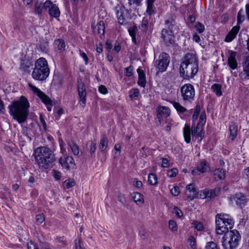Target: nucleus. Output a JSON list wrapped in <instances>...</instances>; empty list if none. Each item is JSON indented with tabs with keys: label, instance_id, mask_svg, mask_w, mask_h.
<instances>
[{
	"label": "nucleus",
	"instance_id": "1",
	"mask_svg": "<svg viewBox=\"0 0 249 249\" xmlns=\"http://www.w3.org/2000/svg\"><path fill=\"white\" fill-rule=\"evenodd\" d=\"M30 104L27 99L21 96L18 100L9 105V114L19 124L25 122L29 115Z\"/></svg>",
	"mask_w": 249,
	"mask_h": 249
},
{
	"label": "nucleus",
	"instance_id": "2",
	"mask_svg": "<svg viewBox=\"0 0 249 249\" xmlns=\"http://www.w3.org/2000/svg\"><path fill=\"white\" fill-rule=\"evenodd\" d=\"M219 239H221L223 249H236L241 239L237 230L229 231L227 227H219Z\"/></svg>",
	"mask_w": 249,
	"mask_h": 249
},
{
	"label": "nucleus",
	"instance_id": "3",
	"mask_svg": "<svg viewBox=\"0 0 249 249\" xmlns=\"http://www.w3.org/2000/svg\"><path fill=\"white\" fill-rule=\"evenodd\" d=\"M34 156L39 167L45 169L49 168L55 160L53 151L44 146L37 148L35 150Z\"/></svg>",
	"mask_w": 249,
	"mask_h": 249
},
{
	"label": "nucleus",
	"instance_id": "4",
	"mask_svg": "<svg viewBox=\"0 0 249 249\" xmlns=\"http://www.w3.org/2000/svg\"><path fill=\"white\" fill-rule=\"evenodd\" d=\"M35 67L32 73L33 78H47L50 71L48 63L44 58L40 57L35 64Z\"/></svg>",
	"mask_w": 249,
	"mask_h": 249
},
{
	"label": "nucleus",
	"instance_id": "5",
	"mask_svg": "<svg viewBox=\"0 0 249 249\" xmlns=\"http://www.w3.org/2000/svg\"><path fill=\"white\" fill-rule=\"evenodd\" d=\"M181 97L185 103H191L194 100L195 91L194 87L187 84L183 85L181 89Z\"/></svg>",
	"mask_w": 249,
	"mask_h": 249
},
{
	"label": "nucleus",
	"instance_id": "6",
	"mask_svg": "<svg viewBox=\"0 0 249 249\" xmlns=\"http://www.w3.org/2000/svg\"><path fill=\"white\" fill-rule=\"evenodd\" d=\"M170 62V57L166 53H162L159 57V59L157 60L156 68L157 69L156 73L162 72L164 71Z\"/></svg>",
	"mask_w": 249,
	"mask_h": 249
},
{
	"label": "nucleus",
	"instance_id": "7",
	"mask_svg": "<svg viewBox=\"0 0 249 249\" xmlns=\"http://www.w3.org/2000/svg\"><path fill=\"white\" fill-rule=\"evenodd\" d=\"M182 63L189 65L190 69L193 68V71L196 72L198 68V60L196 52L192 51L187 53L184 57V60Z\"/></svg>",
	"mask_w": 249,
	"mask_h": 249
},
{
	"label": "nucleus",
	"instance_id": "8",
	"mask_svg": "<svg viewBox=\"0 0 249 249\" xmlns=\"http://www.w3.org/2000/svg\"><path fill=\"white\" fill-rule=\"evenodd\" d=\"M29 85L32 90L36 94L37 96L41 100L47 107V109L50 111L52 110V101L49 97L48 96L46 95L44 93L42 92L39 89L32 85L31 84H29Z\"/></svg>",
	"mask_w": 249,
	"mask_h": 249
},
{
	"label": "nucleus",
	"instance_id": "9",
	"mask_svg": "<svg viewBox=\"0 0 249 249\" xmlns=\"http://www.w3.org/2000/svg\"><path fill=\"white\" fill-rule=\"evenodd\" d=\"M44 9L47 11L49 15L53 18H57L60 16V12L58 6L53 4L51 0H47L43 3Z\"/></svg>",
	"mask_w": 249,
	"mask_h": 249
},
{
	"label": "nucleus",
	"instance_id": "10",
	"mask_svg": "<svg viewBox=\"0 0 249 249\" xmlns=\"http://www.w3.org/2000/svg\"><path fill=\"white\" fill-rule=\"evenodd\" d=\"M234 225V220L228 214L219 213V227H227L228 230L231 229Z\"/></svg>",
	"mask_w": 249,
	"mask_h": 249
},
{
	"label": "nucleus",
	"instance_id": "11",
	"mask_svg": "<svg viewBox=\"0 0 249 249\" xmlns=\"http://www.w3.org/2000/svg\"><path fill=\"white\" fill-rule=\"evenodd\" d=\"M210 170L209 163L205 160H201L198 163L196 168L192 170V174L194 176L198 175L201 173L209 172Z\"/></svg>",
	"mask_w": 249,
	"mask_h": 249
},
{
	"label": "nucleus",
	"instance_id": "12",
	"mask_svg": "<svg viewBox=\"0 0 249 249\" xmlns=\"http://www.w3.org/2000/svg\"><path fill=\"white\" fill-rule=\"evenodd\" d=\"M190 67H189V65L185 64V63H181L180 66V76L185 77V78H192L193 77L195 74L197 72L198 68H197V71L196 72L193 71V68L190 69Z\"/></svg>",
	"mask_w": 249,
	"mask_h": 249
},
{
	"label": "nucleus",
	"instance_id": "13",
	"mask_svg": "<svg viewBox=\"0 0 249 249\" xmlns=\"http://www.w3.org/2000/svg\"><path fill=\"white\" fill-rule=\"evenodd\" d=\"M77 90L79 100L82 103L84 107L86 103L87 93L84 83L82 81L81 79L78 80Z\"/></svg>",
	"mask_w": 249,
	"mask_h": 249
},
{
	"label": "nucleus",
	"instance_id": "14",
	"mask_svg": "<svg viewBox=\"0 0 249 249\" xmlns=\"http://www.w3.org/2000/svg\"><path fill=\"white\" fill-rule=\"evenodd\" d=\"M59 162L63 168L67 170L70 168H73L75 165L74 160L71 156L61 157L59 160Z\"/></svg>",
	"mask_w": 249,
	"mask_h": 249
},
{
	"label": "nucleus",
	"instance_id": "15",
	"mask_svg": "<svg viewBox=\"0 0 249 249\" xmlns=\"http://www.w3.org/2000/svg\"><path fill=\"white\" fill-rule=\"evenodd\" d=\"M161 37L164 44L167 46L172 44L174 42V36L171 30L163 29L162 30Z\"/></svg>",
	"mask_w": 249,
	"mask_h": 249
},
{
	"label": "nucleus",
	"instance_id": "16",
	"mask_svg": "<svg viewBox=\"0 0 249 249\" xmlns=\"http://www.w3.org/2000/svg\"><path fill=\"white\" fill-rule=\"evenodd\" d=\"M185 195L190 200L194 199L197 195L198 192L193 183L187 185L186 187Z\"/></svg>",
	"mask_w": 249,
	"mask_h": 249
},
{
	"label": "nucleus",
	"instance_id": "17",
	"mask_svg": "<svg viewBox=\"0 0 249 249\" xmlns=\"http://www.w3.org/2000/svg\"><path fill=\"white\" fill-rule=\"evenodd\" d=\"M233 199L237 205L242 208L246 205L248 201L246 196L241 193H236L233 197Z\"/></svg>",
	"mask_w": 249,
	"mask_h": 249
},
{
	"label": "nucleus",
	"instance_id": "18",
	"mask_svg": "<svg viewBox=\"0 0 249 249\" xmlns=\"http://www.w3.org/2000/svg\"><path fill=\"white\" fill-rule=\"evenodd\" d=\"M115 12L119 22L120 24H123L125 19L126 16L125 9L124 7H116L115 8Z\"/></svg>",
	"mask_w": 249,
	"mask_h": 249
},
{
	"label": "nucleus",
	"instance_id": "19",
	"mask_svg": "<svg viewBox=\"0 0 249 249\" xmlns=\"http://www.w3.org/2000/svg\"><path fill=\"white\" fill-rule=\"evenodd\" d=\"M157 118L160 121L162 117H167L170 114V110L167 107L164 106L158 107L157 108Z\"/></svg>",
	"mask_w": 249,
	"mask_h": 249
},
{
	"label": "nucleus",
	"instance_id": "20",
	"mask_svg": "<svg viewBox=\"0 0 249 249\" xmlns=\"http://www.w3.org/2000/svg\"><path fill=\"white\" fill-rule=\"evenodd\" d=\"M239 30L240 26L239 25L233 27L225 37V41L227 42H231L236 36Z\"/></svg>",
	"mask_w": 249,
	"mask_h": 249
},
{
	"label": "nucleus",
	"instance_id": "21",
	"mask_svg": "<svg viewBox=\"0 0 249 249\" xmlns=\"http://www.w3.org/2000/svg\"><path fill=\"white\" fill-rule=\"evenodd\" d=\"M236 53L234 52L229 51L228 58V65L232 70L237 68V63L236 60Z\"/></svg>",
	"mask_w": 249,
	"mask_h": 249
},
{
	"label": "nucleus",
	"instance_id": "22",
	"mask_svg": "<svg viewBox=\"0 0 249 249\" xmlns=\"http://www.w3.org/2000/svg\"><path fill=\"white\" fill-rule=\"evenodd\" d=\"M230 135L229 136V140L233 141L236 138L238 133V126L233 122H232L229 126Z\"/></svg>",
	"mask_w": 249,
	"mask_h": 249
},
{
	"label": "nucleus",
	"instance_id": "23",
	"mask_svg": "<svg viewBox=\"0 0 249 249\" xmlns=\"http://www.w3.org/2000/svg\"><path fill=\"white\" fill-rule=\"evenodd\" d=\"M203 126L202 125L197 124L196 127H192V136H196L198 138H199V141H201L204 137V132H203Z\"/></svg>",
	"mask_w": 249,
	"mask_h": 249
},
{
	"label": "nucleus",
	"instance_id": "24",
	"mask_svg": "<svg viewBox=\"0 0 249 249\" xmlns=\"http://www.w3.org/2000/svg\"><path fill=\"white\" fill-rule=\"evenodd\" d=\"M228 167L225 165V162L220 160L219 161V179H224Z\"/></svg>",
	"mask_w": 249,
	"mask_h": 249
},
{
	"label": "nucleus",
	"instance_id": "25",
	"mask_svg": "<svg viewBox=\"0 0 249 249\" xmlns=\"http://www.w3.org/2000/svg\"><path fill=\"white\" fill-rule=\"evenodd\" d=\"M93 32L95 33H97L98 35H99L100 36L104 35L105 31V27L104 21L102 20L99 21L96 26L93 28Z\"/></svg>",
	"mask_w": 249,
	"mask_h": 249
},
{
	"label": "nucleus",
	"instance_id": "26",
	"mask_svg": "<svg viewBox=\"0 0 249 249\" xmlns=\"http://www.w3.org/2000/svg\"><path fill=\"white\" fill-rule=\"evenodd\" d=\"M183 136L185 141L189 143L191 142V135L192 134V129L190 126L186 124L183 128Z\"/></svg>",
	"mask_w": 249,
	"mask_h": 249
},
{
	"label": "nucleus",
	"instance_id": "27",
	"mask_svg": "<svg viewBox=\"0 0 249 249\" xmlns=\"http://www.w3.org/2000/svg\"><path fill=\"white\" fill-rule=\"evenodd\" d=\"M54 46L55 50L59 53L63 52L65 50V43L63 39H58L54 42Z\"/></svg>",
	"mask_w": 249,
	"mask_h": 249
},
{
	"label": "nucleus",
	"instance_id": "28",
	"mask_svg": "<svg viewBox=\"0 0 249 249\" xmlns=\"http://www.w3.org/2000/svg\"><path fill=\"white\" fill-rule=\"evenodd\" d=\"M132 197L134 202L138 205L141 206L144 203L143 196L138 192L134 193L132 194Z\"/></svg>",
	"mask_w": 249,
	"mask_h": 249
},
{
	"label": "nucleus",
	"instance_id": "29",
	"mask_svg": "<svg viewBox=\"0 0 249 249\" xmlns=\"http://www.w3.org/2000/svg\"><path fill=\"white\" fill-rule=\"evenodd\" d=\"M171 103L179 114H183L187 111L186 109L179 103L173 101H171Z\"/></svg>",
	"mask_w": 249,
	"mask_h": 249
},
{
	"label": "nucleus",
	"instance_id": "30",
	"mask_svg": "<svg viewBox=\"0 0 249 249\" xmlns=\"http://www.w3.org/2000/svg\"><path fill=\"white\" fill-rule=\"evenodd\" d=\"M108 140L107 137L103 136L100 140V144L99 145V148L101 151H104L107 147Z\"/></svg>",
	"mask_w": 249,
	"mask_h": 249
},
{
	"label": "nucleus",
	"instance_id": "31",
	"mask_svg": "<svg viewBox=\"0 0 249 249\" xmlns=\"http://www.w3.org/2000/svg\"><path fill=\"white\" fill-rule=\"evenodd\" d=\"M242 66L244 71L248 76H249V56L244 58Z\"/></svg>",
	"mask_w": 249,
	"mask_h": 249
},
{
	"label": "nucleus",
	"instance_id": "32",
	"mask_svg": "<svg viewBox=\"0 0 249 249\" xmlns=\"http://www.w3.org/2000/svg\"><path fill=\"white\" fill-rule=\"evenodd\" d=\"M148 182L151 185H156L158 183V178L153 173H150L148 176Z\"/></svg>",
	"mask_w": 249,
	"mask_h": 249
},
{
	"label": "nucleus",
	"instance_id": "33",
	"mask_svg": "<svg viewBox=\"0 0 249 249\" xmlns=\"http://www.w3.org/2000/svg\"><path fill=\"white\" fill-rule=\"evenodd\" d=\"M149 18L147 17H144L142 21L141 25V29L143 31L146 32L150 25V23L149 22Z\"/></svg>",
	"mask_w": 249,
	"mask_h": 249
},
{
	"label": "nucleus",
	"instance_id": "34",
	"mask_svg": "<svg viewBox=\"0 0 249 249\" xmlns=\"http://www.w3.org/2000/svg\"><path fill=\"white\" fill-rule=\"evenodd\" d=\"M140 95V91L138 89H133L129 91V97L131 99H137Z\"/></svg>",
	"mask_w": 249,
	"mask_h": 249
},
{
	"label": "nucleus",
	"instance_id": "35",
	"mask_svg": "<svg viewBox=\"0 0 249 249\" xmlns=\"http://www.w3.org/2000/svg\"><path fill=\"white\" fill-rule=\"evenodd\" d=\"M44 9L43 3L42 2H36L35 6V13L39 15H41L42 9Z\"/></svg>",
	"mask_w": 249,
	"mask_h": 249
},
{
	"label": "nucleus",
	"instance_id": "36",
	"mask_svg": "<svg viewBox=\"0 0 249 249\" xmlns=\"http://www.w3.org/2000/svg\"><path fill=\"white\" fill-rule=\"evenodd\" d=\"M187 243L189 247L192 249H196V242L195 238L193 236H190L187 240Z\"/></svg>",
	"mask_w": 249,
	"mask_h": 249
},
{
	"label": "nucleus",
	"instance_id": "37",
	"mask_svg": "<svg viewBox=\"0 0 249 249\" xmlns=\"http://www.w3.org/2000/svg\"><path fill=\"white\" fill-rule=\"evenodd\" d=\"M193 227L198 231H201L204 229L203 224L198 221H194L192 222Z\"/></svg>",
	"mask_w": 249,
	"mask_h": 249
},
{
	"label": "nucleus",
	"instance_id": "38",
	"mask_svg": "<svg viewBox=\"0 0 249 249\" xmlns=\"http://www.w3.org/2000/svg\"><path fill=\"white\" fill-rule=\"evenodd\" d=\"M69 145L73 154L78 155L79 153V149L78 145L74 142L69 143Z\"/></svg>",
	"mask_w": 249,
	"mask_h": 249
},
{
	"label": "nucleus",
	"instance_id": "39",
	"mask_svg": "<svg viewBox=\"0 0 249 249\" xmlns=\"http://www.w3.org/2000/svg\"><path fill=\"white\" fill-rule=\"evenodd\" d=\"M175 22V20L172 17H169L165 21V25L170 30L173 29V26L174 25Z\"/></svg>",
	"mask_w": 249,
	"mask_h": 249
},
{
	"label": "nucleus",
	"instance_id": "40",
	"mask_svg": "<svg viewBox=\"0 0 249 249\" xmlns=\"http://www.w3.org/2000/svg\"><path fill=\"white\" fill-rule=\"evenodd\" d=\"M137 30L136 27H130L128 29V32L129 35L132 37V40L133 42H136V32Z\"/></svg>",
	"mask_w": 249,
	"mask_h": 249
},
{
	"label": "nucleus",
	"instance_id": "41",
	"mask_svg": "<svg viewBox=\"0 0 249 249\" xmlns=\"http://www.w3.org/2000/svg\"><path fill=\"white\" fill-rule=\"evenodd\" d=\"M31 65H32V63L29 61H27L26 62H23L21 64L20 69L25 72L27 71L28 72L29 71H28V69Z\"/></svg>",
	"mask_w": 249,
	"mask_h": 249
},
{
	"label": "nucleus",
	"instance_id": "42",
	"mask_svg": "<svg viewBox=\"0 0 249 249\" xmlns=\"http://www.w3.org/2000/svg\"><path fill=\"white\" fill-rule=\"evenodd\" d=\"M245 17L244 15V11L243 10H240L237 15V24L239 25L241 23L243 22L244 20Z\"/></svg>",
	"mask_w": 249,
	"mask_h": 249
},
{
	"label": "nucleus",
	"instance_id": "43",
	"mask_svg": "<svg viewBox=\"0 0 249 249\" xmlns=\"http://www.w3.org/2000/svg\"><path fill=\"white\" fill-rule=\"evenodd\" d=\"M169 228L172 231H176L178 230V226L175 221L170 220L169 221Z\"/></svg>",
	"mask_w": 249,
	"mask_h": 249
},
{
	"label": "nucleus",
	"instance_id": "44",
	"mask_svg": "<svg viewBox=\"0 0 249 249\" xmlns=\"http://www.w3.org/2000/svg\"><path fill=\"white\" fill-rule=\"evenodd\" d=\"M75 183L74 181L70 179L66 180L63 183V185L67 189H69L75 185Z\"/></svg>",
	"mask_w": 249,
	"mask_h": 249
},
{
	"label": "nucleus",
	"instance_id": "45",
	"mask_svg": "<svg viewBox=\"0 0 249 249\" xmlns=\"http://www.w3.org/2000/svg\"><path fill=\"white\" fill-rule=\"evenodd\" d=\"M206 121V114L205 112L204 111L202 112L200 114L199 119V122L197 123V124L203 125Z\"/></svg>",
	"mask_w": 249,
	"mask_h": 249
},
{
	"label": "nucleus",
	"instance_id": "46",
	"mask_svg": "<svg viewBox=\"0 0 249 249\" xmlns=\"http://www.w3.org/2000/svg\"><path fill=\"white\" fill-rule=\"evenodd\" d=\"M199 195V197L201 199H204L207 197H208L209 196V190L207 189H205L203 191H200L197 194Z\"/></svg>",
	"mask_w": 249,
	"mask_h": 249
},
{
	"label": "nucleus",
	"instance_id": "47",
	"mask_svg": "<svg viewBox=\"0 0 249 249\" xmlns=\"http://www.w3.org/2000/svg\"><path fill=\"white\" fill-rule=\"evenodd\" d=\"M45 215L43 213L38 214L36 215V222L37 224H41L45 221Z\"/></svg>",
	"mask_w": 249,
	"mask_h": 249
},
{
	"label": "nucleus",
	"instance_id": "48",
	"mask_svg": "<svg viewBox=\"0 0 249 249\" xmlns=\"http://www.w3.org/2000/svg\"><path fill=\"white\" fill-rule=\"evenodd\" d=\"M178 173V170L177 168H173L167 171V176L170 178H173L177 176Z\"/></svg>",
	"mask_w": 249,
	"mask_h": 249
},
{
	"label": "nucleus",
	"instance_id": "49",
	"mask_svg": "<svg viewBox=\"0 0 249 249\" xmlns=\"http://www.w3.org/2000/svg\"><path fill=\"white\" fill-rule=\"evenodd\" d=\"M200 107L199 105L196 106L195 111H194L193 115V117H192V119L193 120L197 119L198 116L200 113Z\"/></svg>",
	"mask_w": 249,
	"mask_h": 249
},
{
	"label": "nucleus",
	"instance_id": "50",
	"mask_svg": "<svg viewBox=\"0 0 249 249\" xmlns=\"http://www.w3.org/2000/svg\"><path fill=\"white\" fill-rule=\"evenodd\" d=\"M133 67L132 66H129L125 69L124 73L126 76L130 77L133 75Z\"/></svg>",
	"mask_w": 249,
	"mask_h": 249
},
{
	"label": "nucleus",
	"instance_id": "51",
	"mask_svg": "<svg viewBox=\"0 0 249 249\" xmlns=\"http://www.w3.org/2000/svg\"><path fill=\"white\" fill-rule=\"evenodd\" d=\"M170 192L172 195L174 196H178L180 193L179 187L177 186L173 187V188L171 189Z\"/></svg>",
	"mask_w": 249,
	"mask_h": 249
},
{
	"label": "nucleus",
	"instance_id": "52",
	"mask_svg": "<svg viewBox=\"0 0 249 249\" xmlns=\"http://www.w3.org/2000/svg\"><path fill=\"white\" fill-rule=\"evenodd\" d=\"M53 176L55 180H60L61 178V173L60 171L56 170H53Z\"/></svg>",
	"mask_w": 249,
	"mask_h": 249
},
{
	"label": "nucleus",
	"instance_id": "53",
	"mask_svg": "<svg viewBox=\"0 0 249 249\" xmlns=\"http://www.w3.org/2000/svg\"><path fill=\"white\" fill-rule=\"evenodd\" d=\"M206 249H218L215 243L213 242H209L207 243Z\"/></svg>",
	"mask_w": 249,
	"mask_h": 249
},
{
	"label": "nucleus",
	"instance_id": "54",
	"mask_svg": "<svg viewBox=\"0 0 249 249\" xmlns=\"http://www.w3.org/2000/svg\"><path fill=\"white\" fill-rule=\"evenodd\" d=\"M196 30L199 33H202L204 29V26L200 22H197L196 25Z\"/></svg>",
	"mask_w": 249,
	"mask_h": 249
},
{
	"label": "nucleus",
	"instance_id": "55",
	"mask_svg": "<svg viewBox=\"0 0 249 249\" xmlns=\"http://www.w3.org/2000/svg\"><path fill=\"white\" fill-rule=\"evenodd\" d=\"M173 213L178 217L180 218L182 215V212L177 207H175L173 209Z\"/></svg>",
	"mask_w": 249,
	"mask_h": 249
},
{
	"label": "nucleus",
	"instance_id": "56",
	"mask_svg": "<svg viewBox=\"0 0 249 249\" xmlns=\"http://www.w3.org/2000/svg\"><path fill=\"white\" fill-rule=\"evenodd\" d=\"M96 149V143L94 141L91 142V144L90 146L89 151L91 154H93L95 153Z\"/></svg>",
	"mask_w": 249,
	"mask_h": 249
},
{
	"label": "nucleus",
	"instance_id": "57",
	"mask_svg": "<svg viewBox=\"0 0 249 249\" xmlns=\"http://www.w3.org/2000/svg\"><path fill=\"white\" fill-rule=\"evenodd\" d=\"M154 10L153 7V5L147 4L146 13L149 15H151L154 13Z\"/></svg>",
	"mask_w": 249,
	"mask_h": 249
},
{
	"label": "nucleus",
	"instance_id": "58",
	"mask_svg": "<svg viewBox=\"0 0 249 249\" xmlns=\"http://www.w3.org/2000/svg\"><path fill=\"white\" fill-rule=\"evenodd\" d=\"M142 0H128V4L130 5L139 6Z\"/></svg>",
	"mask_w": 249,
	"mask_h": 249
},
{
	"label": "nucleus",
	"instance_id": "59",
	"mask_svg": "<svg viewBox=\"0 0 249 249\" xmlns=\"http://www.w3.org/2000/svg\"><path fill=\"white\" fill-rule=\"evenodd\" d=\"M137 83L139 86L144 88V87H145V86L146 85V81L145 79H138Z\"/></svg>",
	"mask_w": 249,
	"mask_h": 249
},
{
	"label": "nucleus",
	"instance_id": "60",
	"mask_svg": "<svg viewBox=\"0 0 249 249\" xmlns=\"http://www.w3.org/2000/svg\"><path fill=\"white\" fill-rule=\"evenodd\" d=\"M39 120L41 124H42L43 128L44 129V130H46L47 127V124L44 119V117L42 114H40L39 115Z\"/></svg>",
	"mask_w": 249,
	"mask_h": 249
},
{
	"label": "nucleus",
	"instance_id": "61",
	"mask_svg": "<svg viewBox=\"0 0 249 249\" xmlns=\"http://www.w3.org/2000/svg\"><path fill=\"white\" fill-rule=\"evenodd\" d=\"M80 56L83 58L84 60L85 61V64H87L88 63V57L87 55V54L83 52H82L81 51H80Z\"/></svg>",
	"mask_w": 249,
	"mask_h": 249
},
{
	"label": "nucleus",
	"instance_id": "62",
	"mask_svg": "<svg viewBox=\"0 0 249 249\" xmlns=\"http://www.w3.org/2000/svg\"><path fill=\"white\" fill-rule=\"evenodd\" d=\"M99 91L102 94H106L107 92V90L105 86L101 85L99 87Z\"/></svg>",
	"mask_w": 249,
	"mask_h": 249
},
{
	"label": "nucleus",
	"instance_id": "63",
	"mask_svg": "<svg viewBox=\"0 0 249 249\" xmlns=\"http://www.w3.org/2000/svg\"><path fill=\"white\" fill-rule=\"evenodd\" d=\"M81 240L80 239H76L75 240V249H82L81 246Z\"/></svg>",
	"mask_w": 249,
	"mask_h": 249
},
{
	"label": "nucleus",
	"instance_id": "64",
	"mask_svg": "<svg viewBox=\"0 0 249 249\" xmlns=\"http://www.w3.org/2000/svg\"><path fill=\"white\" fill-rule=\"evenodd\" d=\"M27 246L28 249H38L36 245L33 243L32 242L28 243Z\"/></svg>",
	"mask_w": 249,
	"mask_h": 249
}]
</instances>
